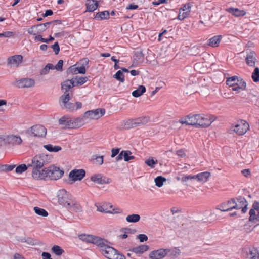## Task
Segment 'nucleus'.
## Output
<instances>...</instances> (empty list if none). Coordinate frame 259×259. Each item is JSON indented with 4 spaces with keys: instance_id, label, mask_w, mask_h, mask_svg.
<instances>
[{
    "instance_id": "obj_1",
    "label": "nucleus",
    "mask_w": 259,
    "mask_h": 259,
    "mask_svg": "<svg viewBox=\"0 0 259 259\" xmlns=\"http://www.w3.org/2000/svg\"><path fill=\"white\" fill-rule=\"evenodd\" d=\"M50 162V158L45 154H39L34 156L31 162L28 164V167L32 170V177L33 179L38 180L42 171L44 170L45 165Z\"/></svg>"
},
{
    "instance_id": "obj_2",
    "label": "nucleus",
    "mask_w": 259,
    "mask_h": 259,
    "mask_svg": "<svg viewBox=\"0 0 259 259\" xmlns=\"http://www.w3.org/2000/svg\"><path fill=\"white\" fill-rule=\"evenodd\" d=\"M63 174L64 171L63 170L52 165L48 167H44V170L42 171L41 175L39 177V180H57L61 178Z\"/></svg>"
},
{
    "instance_id": "obj_3",
    "label": "nucleus",
    "mask_w": 259,
    "mask_h": 259,
    "mask_svg": "<svg viewBox=\"0 0 259 259\" xmlns=\"http://www.w3.org/2000/svg\"><path fill=\"white\" fill-rule=\"evenodd\" d=\"M108 259H126L125 256L107 244L100 251Z\"/></svg>"
},
{
    "instance_id": "obj_4",
    "label": "nucleus",
    "mask_w": 259,
    "mask_h": 259,
    "mask_svg": "<svg viewBox=\"0 0 259 259\" xmlns=\"http://www.w3.org/2000/svg\"><path fill=\"white\" fill-rule=\"evenodd\" d=\"M71 195L65 189L60 190L58 194V202L59 204L65 208L70 207V203L72 202Z\"/></svg>"
},
{
    "instance_id": "obj_5",
    "label": "nucleus",
    "mask_w": 259,
    "mask_h": 259,
    "mask_svg": "<svg viewBox=\"0 0 259 259\" xmlns=\"http://www.w3.org/2000/svg\"><path fill=\"white\" fill-rule=\"evenodd\" d=\"M105 113V109L98 108L95 110L86 111L84 113V117L88 122L91 120L98 119L103 116Z\"/></svg>"
},
{
    "instance_id": "obj_6",
    "label": "nucleus",
    "mask_w": 259,
    "mask_h": 259,
    "mask_svg": "<svg viewBox=\"0 0 259 259\" xmlns=\"http://www.w3.org/2000/svg\"><path fill=\"white\" fill-rule=\"evenodd\" d=\"M233 131L238 135H244L249 129V124L244 120L237 121L235 126H232Z\"/></svg>"
},
{
    "instance_id": "obj_7",
    "label": "nucleus",
    "mask_w": 259,
    "mask_h": 259,
    "mask_svg": "<svg viewBox=\"0 0 259 259\" xmlns=\"http://www.w3.org/2000/svg\"><path fill=\"white\" fill-rule=\"evenodd\" d=\"M15 85L19 88H31L35 86V81L33 78L25 77L16 79Z\"/></svg>"
},
{
    "instance_id": "obj_8",
    "label": "nucleus",
    "mask_w": 259,
    "mask_h": 259,
    "mask_svg": "<svg viewBox=\"0 0 259 259\" xmlns=\"http://www.w3.org/2000/svg\"><path fill=\"white\" fill-rule=\"evenodd\" d=\"M248 203L246 199L242 197L237 198L236 199H234V205L233 206H229L230 208H234L235 209H241L242 213H245L247 210Z\"/></svg>"
},
{
    "instance_id": "obj_9",
    "label": "nucleus",
    "mask_w": 259,
    "mask_h": 259,
    "mask_svg": "<svg viewBox=\"0 0 259 259\" xmlns=\"http://www.w3.org/2000/svg\"><path fill=\"white\" fill-rule=\"evenodd\" d=\"M34 137H43L47 133V129L42 125H35L31 126L28 131Z\"/></svg>"
},
{
    "instance_id": "obj_10",
    "label": "nucleus",
    "mask_w": 259,
    "mask_h": 259,
    "mask_svg": "<svg viewBox=\"0 0 259 259\" xmlns=\"http://www.w3.org/2000/svg\"><path fill=\"white\" fill-rule=\"evenodd\" d=\"M23 58L21 55L9 57L7 59V65L11 67H18L22 63Z\"/></svg>"
},
{
    "instance_id": "obj_11",
    "label": "nucleus",
    "mask_w": 259,
    "mask_h": 259,
    "mask_svg": "<svg viewBox=\"0 0 259 259\" xmlns=\"http://www.w3.org/2000/svg\"><path fill=\"white\" fill-rule=\"evenodd\" d=\"M85 171L83 169H73L69 174V178L73 181H81L85 176Z\"/></svg>"
},
{
    "instance_id": "obj_12",
    "label": "nucleus",
    "mask_w": 259,
    "mask_h": 259,
    "mask_svg": "<svg viewBox=\"0 0 259 259\" xmlns=\"http://www.w3.org/2000/svg\"><path fill=\"white\" fill-rule=\"evenodd\" d=\"M196 114H189L179 119L182 124L194 126L196 127Z\"/></svg>"
},
{
    "instance_id": "obj_13",
    "label": "nucleus",
    "mask_w": 259,
    "mask_h": 259,
    "mask_svg": "<svg viewBox=\"0 0 259 259\" xmlns=\"http://www.w3.org/2000/svg\"><path fill=\"white\" fill-rule=\"evenodd\" d=\"M91 180L98 184H108L110 182V179L104 177L101 174H95L91 177Z\"/></svg>"
},
{
    "instance_id": "obj_14",
    "label": "nucleus",
    "mask_w": 259,
    "mask_h": 259,
    "mask_svg": "<svg viewBox=\"0 0 259 259\" xmlns=\"http://www.w3.org/2000/svg\"><path fill=\"white\" fill-rule=\"evenodd\" d=\"M196 127L206 128L209 127V122L206 117L201 114H196Z\"/></svg>"
},
{
    "instance_id": "obj_15",
    "label": "nucleus",
    "mask_w": 259,
    "mask_h": 259,
    "mask_svg": "<svg viewBox=\"0 0 259 259\" xmlns=\"http://www.w3.org/2000/svg\"><path fill=\"white\" fill-rule=\"evenodd\" d=\"M73 119L68 117H62L59 120V124L62 126V128H73Z\"/></svg>"
},
{
    "instance_id": "obj_16",
    "label": "nucleus",
    "mask_w": 259,
    "mask_h": 259,
    "mask_svg": "<svg viewBox=\"0 0 259 259\" xmlns=\"http://www.w3.org/2000/svg\"><path fill=\"white\" fill-rule=\"evenodd\" d=\"M51 24H53V27L55 29H56L57 28L56 27V25H60L61 24V22L59 20H54V21H53L51 22H49L41 23V24H39L38 25H36L37 29H38L39 33H41L44 32L47 29V26Z\"/></svg>"
},
{
    "instance_id": "obj_17",
    "label": "nucleus",
    "mask_w": 259,
    "mask_h": 259,
    "mask_svg": "<svg viewBox=\"0 0 259 259\" xmlns=\"http://www.w3.org/2000/svg\"><path fill=\"white\" fill-rule=\"evenodd\" d=\"M92 243L96 245L100 251L108 243V241L101 237L94 236Z\"/></svg>"
},
{
    "instance_id": "obj_18",
    "label": "nucleus",
    "mask_w": 259,
    "mask_h": 259,
    "mask_svg": "<svg viewBox=\"0 0 259 259\" xmlns=\"http://www.w3.org/2000/svg\"><path fill=\"white\" fill-rule=\"evenodd\" d=\"M166 255L165 249L161 248L152 251L149 254V257L152 259H161Z\"/></svg>"
},
{
    "instance_id": "obj_19",
    "label": "nucleus",
    "mask_w": 259,
    "mask_h": 259,
    "mask_svg": "<svg viewBox=\"0 0 259 259\" xmlns=\"http://www.w3.org/2000/svg\"><path fill=\"white\" fill-rule=\"evenodd\" d=\"M246 64L250 67H254L257 62V55L254 52L248 54L245 58Z\"/></svg>"
},
{
    "instance_id": "obj_20",
    "label": "nucleus",
    "mask_w": 259,
    "mask_h": 259,
    "mask_svg": "<svg viewBox=\"0 0 259 259\" xmlns=\"http://www.w3.org/2000/svg\"><path fill=\"white\" fill-rule=\"evenodd\" d=\"M74 87L73 79H66L61 83V90L64 93H69V90Z\"/></svg>"
},
{
    "instance_id": "obj_21",
    "label": "nucleus",
    "mask_w": 259,
    "mask_h": 259,
    "mask_svg": "<svg viewBox=\"0 0 259 259\" xmlns=\"http://www.w3.org/2000/svg\"><path fill=\"white\" fill-rule=\"evenodd\" d=\"M7 140L8 142L12 145H20L22 142V140L19 136L15 135H10L7 136Z\"/></svg>"
},
{
    "instance_id": "obj_22",
    "label": "nucleus",
    "mask_w": 259,
    "mask_h": 259,
    "mask_svg": "<svg viewBox=\"0 0 259 259\" xmlns=\"http://www.w3.org/2000/svg\"><path fill=\"white\" fill-rule=\"evenodd\" d=\"M246 257L249 259H259V251L254 247L249 248L246 250Z\"/></svg>"
},
{
    "instance_id": "obj_23",
    "label": "nucleus",
    "mask_w": 259,
    "mask_h": 259,
    "mask_svg": "<svg viewBox=\"0 0 259 259\" xmlns=\"http://www.w3.org/2000/svg\"><path fill=\"white\" fill-rule=\"evenodd\" d=\"M210 176L211 173L208 171H205L194 175L195 179H197L198 181L203 183L206 182Z\"/></svg>"
},
{
    "instance_id": "obj_24",
    "label": "nucleus",
    "mask_w": 259,
    "mask_h": 259,
    "mask_svg": "<svg viewBox=\"0 0 259 259\" xmlns=\"http://www.w3.org/2000/svg\"><path fill=\"white\" fill-rule=\"evenodd\" d=\"M73 128H77L82 126L85 123L87 122L84 117V115L79 117L73 119Z\"/></svg>"
},
{
    "instance_id": "obj_25",
    "label": "nucleus",
    "mask_w": 259,
    "mask_h": 259,
    "mask_svg": "<svg viewBox=\"0 0 259 259\" xmlns=\"http://www.w3.org/2000/svg\"><path fill=\"white\" fill-rule=\"evenodd\" d=\"M85 5L86 11L92 12L98 8V3L96 0H87Z\"/></svg>"
},
{
    "instance_id": "obj_26",
    "label": "nucleus",
    "mask_w": 259,
    "mask_h": 259,
    "mask_svg": "<svg viewBox=\"0 0 259 259\" xmlns=\"http://www.w3.org/2000/svg\"><path fill=\"white\" fill-rule=\"evenodd\" d=\"M232 88V90L234 91H236L237 93H239L241 91L244 90L246 88V82L242 79H240V82L235 84L234 85L230 86Z\"/></svg>"
},
{
    "instance_id": "obj_27",
    "label": "nucleus",
    "mask_w": 259,
    "mask_h": 259,
    "mask_svg": "<svg viewBox=\"0 0 259 259\" xmlns=\"http://www.w3.org/2000/svg\"><path fill=\"white\" fill-rule=\"evenodd\" d=\"M222 35H215L208 40V45L212 47H217L219 46V44L222 39Z\"/></svg>"
},
{
    "instance_id": "obj_28",
    "label": "nucleus",
    "mask_w": 259,
    "mask_h": 259,
    "mask_svg": "<svg viewBox=\"0 0 259 259\" xmlns=\"http://www.w3.org/2000/svg\"><path fill=\"white\" fill-rule=\"evenodd\" d=\"M226 11L231 13L235 17L243 16L246 14V12L244 10H240L237 8L232 7L226 9Z\"/></svg>"
},
{
    "instance_id": "obj_29",
    "label": "nucleus",
    "mask_w": 259,
    "mask_h": 259,
    "mask_svg": "<svg viewBox=\"0 0 259 259\" xmlns=\"http://www.w3.org/2000/svg\"><path fill=\"white\" fill-rule=\"evenodd\" d=\"M166 251V255H168L171 258H175L178 257L181 253L180 249L174 248L173 249H165Z\"/></svg>"
},
{
    "instance_id": "obj_30",
    "label": "nucleus",
    "mask_w": 259,
    "mask_h": 259,
    "mask_svg": "<svg viewBox=\"0 0 259 259\" xmlns=\"http://www.w3.org/2000/svg\"><path fill=\"white\" fill-rule=\"evenodd\" d=\"M149 249V246L146 245H141L132 248L130 250L135 253L142 254Z\"/></svg>"
},
{
    "instance_id": "obj_31",
    "label": "nucleus",
    "mask_w": 259,
    "mask_h": 259,
    "mask_svg": "<svg viewBox=\"0 0 259 259\" xmlns=\"http://www.w3.org/2000/svg\"><path fill=\"white\" fill-rule=\"evenodd\" d=\"M67 209L75 212H80L82 211V207L75 201L72 200L70 203V207L67 208Z\"/></svg>"
},
{
    "instance_id": "obj_32",
    "label": "nucleus",
    "mask_w": 259,
    "mask_h": 259,
    "mask_svg": "<svg viewBox=\"0 0 259 259\" xmlns=\"http://www.w3.org/2000/svg\"><path fill=\"white\" fill-rule=\"evenodd\" d=\"M72 79H73L75 87L81 85L85 83L88 80V78L87 77H79L78 76H75Z\"/></svg>"
},
{
    "instance_id": "obj_33",
    "label": "nucleus",
    "mask_w": 259,
    "mask_h": 259,
    "mask_svg": "<svg viewBox=\"0 0 259 259\" xmlns=\"http://www.w3.org/2000/svg\"><path fill=\"white\" fill-rule=\"evenodd\" d=\"M234 205V199H232L231 200L228 201L226 204H223L220 206L219 209L222 211H227L230 210L234 209V208H230L229 206H233Z\"/></svg>"
},
{
    "instance_id": "obj_34",
    "label": "nucleus",
    "mask_w": 259,
    "mask_h": 259,
    "mask_svg": "<svg viewBox=\"0 0 259 259\" xmlns=\"http://www.w3.org/2000/svg\"><path fill=\"white\" fill-rule=\"evenodd\" d=\"M137 126L135 119H130L124 121V128L125 129H131Z\"/></svg>"
},
{
    "instance_id": "obj_35",
    "label": "nucleus",
    "mask_w": 259,
    "mask_h": 259,
    "mask_svg": "<svg viewBox=\"0 0 259 259\" xmlns=\"http://www.w3.org/2000/svg\"><path fill=\"white\" fill-rule=\"evenodd\" d=\"M146 92V88L143 85H139L138 89L133 91L132 94L133 97L137 98L141 96Z\"/></svg>"
},
{
    "instance_id": "obj_36",
    "label": "nucleus",
    "mask_w": 259,
    "mask_h": 259,
    "mask_svg": "<svg viewBox=\"0 0 259 259\" xmlns=\"http://www.w3.org/2000/svg\"><path fill=\"white\" fill-rule=\"evenodd\" d=\"M94 235H89L86 234H81L78 235V238L84 242L87 243H92Z\"/></svg>"
},
{
    "instance_id": "obj_37",
    "label": "nucleus",
    "mask_w": 259,
    "mask_h": 259,
    "mask_svg": "<svg viewBox=\"0 0 259 259\" xmlns=\"http://www.w3.org/2000/svg\"><path fill=\"white\" fill-rule=\"evenodd\" d=\"M240 79L236 76H233L229 77L226 80V84L229 86H231L235 84H237L239 82H240Z\"/></svg>"
},
{
    "instance_id": "obj_38",
    "label": "nucleus",
    "mask_w": 259,
    "mask_h": 259,
    "mask_svg": "<svg viewBox=\"0 0 259 259\" xmlns=\"http://www.w3.org/2000/svg\"><path fill=\"white\" fill-rule=\"evenodd\" d=\"M109 17V12L108 11H104L97 13L95 18L98 20L107 19Z\"/></svg>"
},
{
    "instance_id": "obj_39",
    "label": "nucleus",
    "mask_w": 259,
    "mask_h": 259,
    "mask_svg": "<svg viewBox=\"0 0 259 259\" xmlns=\"http://www.w3.org/2000/svg\"><path fill=\"white\" fill-rule=\"evenodd\" d=\"M140 216L139 214H133L126 217V221L128 223H136L139 221Z\"/></svg>"
},
{
    "instance_id": "obj_40",
    "label": "nucleus",
    "mask_w": 259,
    "mask_h": 259,
    "mask_svg": "<svg viewBox=\"0 0 259 259\" xmlns=\"http://www.w3.org/2000/svg\"><path fill=\"white\" fill-rule=\"evenodd\" d=\"M54 66L52 64H47L40 71V74L45 75L48 74L50 69H54Z\"/></svg>"
},
{
    "instance_id": "obj_41",
    "label": "nucleus",
    "mask_w": 259,
    "mask_h": 259,
    "mask_svg": "<svg viewBox=\"0 0 259 259\" xmlns=\"http://www.w3.org/2000/svg\"><path fill=\"white\" fill-rule=\"evenodd\" d=\"M157 162V160H155L153 157H149L145 161V164L151 168H154Z\"/></svg>"
},
{
    "instance_id": "obj_42",
    "label": "nucleus",
    "mask_w": 259,
    "mask_h": 259,
    "mask_svg": "<svg viewBox=\"0 0 259 259\" xmlns=\"http://www.w3.org/2000/svg\"><path fill=\"white\" fill-rule=\"evenodd\" d=\"M44 147L49 152H58L61 150V147L59 146H53L51 144L45 145Z\"/></svg>"
},
{
    "instance_id": "obj_43",
    "label": "nucleus",
    "mask_w": 259,
    "mask_h": 259,
    "mask_svg": "<svg viewBox=\"0 0 259 259\" xmlns=\"http://www.w3.org/2000/svg\"><path fill=\"white\" fill-rule=\"evenodd\" d=\"M82 61L83 62L82 66L79 67H77V73L84 74L86 72L85 66L88 65L89 63V60L87 58H84L82 59Z\"/></svg>"
},
{
    "instance_id": "obj_44",
    "label": "nucleus",
    "mask_w": 259,
    "mask_h": 259,
    "mask_svg": "<svg viewBox=\"0 0 259 259\" xmlns=\"http://www.w3.org/2000/svg\"><path fill=\"white\" fill-rule=\"evenodd\" d=\"M257 214H255V211L254 210H250L249 211V221H253L256 223V221H259V210L257 211Z\"/></svg>"
},
{
    "instance_id": "obj_45",
    "label": "nucleus",
    "mask_w": 259,
    "mask_h": 259,
    "mask_svg": "<svg viewBox=\"0 0 259 259\" xmlns=\"http://www.w3.org/2000/svg\"><path fill=\"white\" fill-rule=\"evenodd\" d=\"M71 99V97L69 95V93H64V94L60 97V100L62 102V106L68 102Z\"/></svg>"
},
{
    "instance_id": "obj_46",
    "label": "nucleus",
    "mask_w": 259,
    "mask_h": 259,
    "mask_svg": "<svg viewBox=\"0 0 259 259\" xmlns=\"http://www.w3.org/2000/svg\"><path fill=\"white\" fill-rule=\"evenodd\" d=\"M166 181V178L162 176H158L154 179L155 185L158 187H162L163 185V183Z\"/></svg>"
},
{
    "instance_id": "obj_47",
    "label": "nucleus",
    "mask_w": 259,
    "mask_h": 259,
    "mask_svg": "<svg viewBox=\"0 0 259 259\" xmlns=\"http://www.w3.org/2000/svg\"><path fill=\"white\" fill-rule=\"evenodd\" d=\"M135 119L138 126L144 125L149 121V118L147 117H141Z\"/></svg>"
},
{
    "instance_id": "obj_48",
    "label": "nucleus",
    "mask_w": 259,
    "mask_h": 259,
    "mask_svg": "<svg viewBox=\"0 0 259 259\" xmlns=\"http://www.w3.org/2000/svg\"><path fill=\"white\" fill-rule=\"evenodd\" d=\"M33 209L35 212L39 215L42 217H47L48 215L47 211L42 208L38 207H34Z\"/></svg>"
},
{
    "instance_id": "obj_49",
    "label": "nucleus",
    "mask_w": 259,
    "mask_h": 259,
    "mask_svg": "<svg viewBox=\"0 0 259 259\" xmlns=\"http://www.w3.org/2000/svg\"><path fill=\"white\" fill-rule=\"evenodd\" d=\"M51 250L53 253L58 256L61 255L64 252V250L58 245L53 246Z\"/></svg>"
},
{
    "instance_id": "obj_50",
    "label": "nucleus",
    "mask_w": 259,
    "mask_h": 259,
    "mask_svg": "<svg viewBox=\"0 0 259 259\" xmlns=\"http://www.w3.org/2000/svg\"><path fill=\"white\" fill-rule=\"evenodd\" d=\"M34 40L35 41H40L42 42L48 43L49 41H53L54 40V38L52 37L51 35L49 36V39H45L42 37V36L40 35H38L34 37Z\"/></svg>"
},
{
    "instance_id": "obj_51",
    "label": "nucleus",
    "mask_w": 259,
    "mask_h": 259,
    "mask_svg": "<svg viewBox=\"0 0 259 259\" xmlns=\"http://www.w3.org/2000/svg\"><path fill=\"white\" fill-rule=\"evenodd\" d=\"M132 152L130 150H123V158L125 161H129L135 158L134 156H131Z\"/></svg>"
},
{
    "instance_id": "obj_52",
    "label": "nucleus",
    "mask_w": 259,
    "mask_h": 259,
    "mask_svg": "<svg viewBox=\"0 0 259 259\" xmlns=\"http://www.w3.org/2000/svg\"><path fill=\"white\" fill-rule=\"evenodd\" d=\"M113 77L121 82L124 81V75L121 70L118 71L116 74L113 75Z\"/></svg>"
},
{
    "instance_id": "obj_53",
    "label": "nucleus",
    "mask_w": 259,
    "mask_h": 259,
    "mask_svg": "<svg viewBox=\"0 0 259 259\" xmlns=\"http://www.w3.org/2000/svg\"><path fill=\"white\" fill-rule=\"evenodd\" d=\"M28 168H29L28 167V165L27 166L25 164H22L19 165V166H18L16 167V168L15 169V171H16V172L18 173V174H22V172L26 171Z\"/></svg>"
},
{
    "instance_id": "obj_54",
    "label": "nucleus",
    "mask_w": 259,
    "mask_h": 259,
    "mask_svg": "<svg viewBox=\"0 0 259 259\" xmlns=\"http://www.w3.org/2000/svg\"><path fill=\"white\" fill-rule=\"evenodd\" d=\"M251 77L254 82L259 81V68L258 67L255 68L252 73Z\"/></svg>"
},
{
    "instance_id": "obj_55",
    "label": "nucleus",
    "mask_w": 259,
    "mask_h": 259,
    "mask_svg": "<svg viewBox=\"0 0 259 259\" xmlns=\"http://www.w3.org/2000/svg\"><path fill=\"white\" fill-rule=\"evenodd\" d=\"M27 32L29 34L33 35L39 33L38 29H37L36 25H33L31 28H29L27 30Z\"/></svg>"
},
{
    "instance_id": "obj_56",
    "label": "nucleus",
    "mask_w": 259,
    "mask_h": 259,
    "mask_svg": "<svg viewBox=\"0 0 259 259\" xmlns=\"http://www.w3.org/2000/svg\"><path fill=\"white\" fill-rule=\"evenodd\" d=\"M189 14H190V12H189V10L187 11L186 12L183 11V12H182V11H181V10H180L179 14L177 18H178V19H179L180 20H183L185 18H187L189 16Z\"/></svg>"
},
{
    "instance_id": "obj_57",
    "label": "nucleus",
    "mask_w": 259,
    "mask_h": 259,
    "mask_svg": "<svg viewBox=\"0 0 259 259\" xmlns=\"http://www.w3.org/2000/svg\"><path fill=\"white\" fill-rule=\"evenodd\" d=\"M68 75H73L77 74V68L75 65L71 66L67 70Z\"/></svg>"
},
{
    "instance_id": "obj_58",
    "label": "nucleus",
    "mask_w": 259,
    "mask_h": 259,
    "mask_svg": "<svg viewBox=\"0 0 259 259\" xmlns=\"http://www.w3.org/2000/svg\"><path fill=\"white\" fill-rule=\"evenodd\" d=\"M195 179L194 176H191V175H186L183 176L181 178V182L183 183H185V184L187 186H188V184H186V183L189 181V180Z\"/></svg>"
},
{
    "instance_id": "obj_59",
    "label": "nucleus",
    "mask_w": 259,
    "mask_h": 259,
    "mask_svg": "<svg viewBox=\"0 0 259 259\" xmlns=\"http://www.w3.org/2000/svg\"><path fill=\"white\" fill-rule=\"evenodd\" d=\"M62 106L64 108L70 111H72L75 110V105L70 102H68Z\"/></svg>"
},
{
    "instance_id": "obj_60",
    "label": "nucleus",
    "mask_w": 259,
    "mask_h": 259,
    "mask_svg": "<svg viewBox=\"0 0 259 259\" xmlns=\"http://www.w3.org/2000/svg\"><path fill=\"white\" fill-rule=\"evenodd\" d=\"M176 154L180 158H184L186 156V150L185 149H179L176 151Z\"/></svg>"
},
{
    "instance_id": "obj_61",
    "label": "nucleus",
    "mask_w": 259,
    "mask_h": 259,
    "mask_svg": "<svg viewBox=\"0 0 259 259\" xmlns=\"http://www.w3.org/2000/svg\"><path fill=\"white\" fill-rule=\"evenodd\" d=\"M144 57V55L142 51H137L135 53L134 59L135 60H140L142 59Z\"/></svg>"
},
{
    "instance_id": "obj_62",
    "label": "nucleus",
    "mask_w": 259,
    "mask_h": 259,
    "mask_svg": "<svg viewBox=\"0 0 259 259\" xmlns=\"http://www.w3.org/2000/svg\"><path fill=\"white\" fill-rule=\"evenodd\" d=\"M51 48L53 49L56 55L58 54L60 51V47L58 42H56L54 45H52Z\"/></svg>"
},
{
    "instance_id": "obj_63",
    "label": "nucleus",
    "mask_w": 259,
    "mask_h": 259,
    "mask_svg": "<svg viewBox=\"0 0 259 259\" xmlns=\"http://www.w3.org/2000/svg\"><path fill=\"white\" fill-rule=\"evenodd\" d=\"M63 65V61L62 60H60L58 63L55 66H54V69H56L58 71H62Z\"/></svg>"
},
{
    "instance_id": "obj_64",
    "label": "nucleus",
    "mask_w": 259,
    "mask_h": 259,
    "mask_svg": "<svg viewBox=\"0 0 259 259\" xmlns=\"http://www.w3.org/2000/svg\"><path fill=\"white\" fill-rule=\"evenodd\" d=\"M95 160H96L97 164L102 165L104 162V156H96Z\"/></svg>"
}]
</instances>
